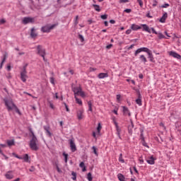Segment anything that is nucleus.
<instances>
[{
    "instance_id": "obj_27",
    "label": "nucleus",
    "mask_w": 181,
    "mask_h": 181,
    "mask_svg": "<svg viewBox=\"0 0 181 181\" xmlns=\"http://www.w3.org/2000/svg\"><path fill=\"white\" fill-rule=\"evenodd\" d=\"M117 177L120 181H125V177H124V175L121 173L117 175Z\"/></svg>"
},
{
    "instance_id": "obj_37",
    "label": "nucleus",
    "mask_w": 181,
    "mask_h": 181,
    "mask_svg": "<svg viewBox=\"0 0 181 181\" xmlns=\"http://www.w3.org/2000/svg\"><path fill=\"white\" fill-rule=\"evenodd\" d=\"M92 149H93V153H95V155H96V156H98V153L97 152V148L95 146H93Z\"/></svg>"
},
{
    "instance_id": "obj_22",
    "label": "nucleus",
    "mask_w": 181,
    "mask_h": 181,
    "mask_svg": "<svg viewBox=\"0 0 181 181\" xmlns=\"http://www.w3.org/2000/svg\"><path fill=\"white\" fill-rule=\"evenodd\" d=\"M132 129H134V122H131V125L128 127V132L130 135H132Z\"/></svg>"
},
{
    "instance_id": "obj_48",
    "label": "nucleus",
    "mask_w": 181,
    "mask_h": 181,
    "mask_svg": "<svg viewBox=\"0 0 181 181\" xmlns=\"http://www.w3.org/2000/svg\"><path fill=\"white\" fill-rule=\"evenodd\" d=\"M132 11V10H131V8H127L124 10V12H126V13H131Z\"/></svg>"
},
{
    "instance_id": "obj_28",
    "label": "nucleus",
    "mask_w": 181,
    "mask_h": 181,
    "mask_svg": "<svg viewBox=\"0 0 181 181\" xmlns=\"http://www.w3.org/2000/svg\"><path fill=\"white\" fill-rule=\"evenodd\" d=\"M88 111H90V112H93V104L91 103V101L88 102Z\"/></svg>"
},
{
    "instance_id": "obj_51",
    "label": "nucleus",
    "mask_w": 181,
    "mask_h": 181,
    "mask_svg": "<svg viewBox=\"0 0 181 181\" xmlns=\"http://www.w3.org/2000/svg\"><path fill=\"white\" fill-rule=\"evenodd\" d=\"M139 160L141 165H142V164L144 163V158H143L142 157H140V158H139Z\"/></svg>"
},
{
    "instance_id": "obj_30",
    "label": "nucleus",
    "mask_w": 181,
    "mask_h": 181,
    "mask_svg": "<svg viewBox=\"0 0 181 181\" xmlns=\"http://www.w3.org/2000/svg\"><path fill=\"white\" fill-rule=\"evenodd\" d=\"M7 145L8 146H13V145H15V141H13V140H8L7 141Z\"/></svg>"
},
{
    "instance_id": "obj_10",
    "label": "nucleus",
    "mask_w": 181,
    "mask_h": 181,
    "mask_svg": "<svg viewBox=\"0 0 181 181\" xmlns=\"http://www.w3.org/2000/svg\"><path fill=\"white\" fill-rule=\"evenodd\" d=\"M23 23L24 25H28V23H35V18L32 17H25L23 19Z\"/></svg>"
},
{
    "instance_id": "obj_38",
    "label": "nucleus",
    "mask_w": 181,
    "mask_h": 181,
    "mask_svg": "<svg viewBox=\"0 0 181 181\" xmlns=\"http://www.w3.org/2000/svg\"><path fill=\"white\" fill-rule=\"evenodd\" d=\"M103 128V127H101V124L99 123L98 125V128H97V131L98 132V134H100V132H101V129Z\"/></svg>"
},
{
    "instance_id": "obj_32",
    "label": "nucleus",
    "mask_w": 181,
    "mask_h": 181,
    "mask_svg": "<svg viewBox=\"0 0 181 181\" xmlns=\"http://www.w3.org/2000/svg\"><path fill=\"white\" fill-rule=\"evenodd\" d=\"M119 162H121V163H125V160L122 158V153H120L119 156Z\"/></svg>"
},
{
    "instance_id": "obj_2",
    "label": "nucleus",
    "mask_w": 181,
    "mask_h": 181,
    "mask_svg": "<svg viewBox=\"0 0 181 181\" xmlns=\"http://www.w3.org/2000/svg\"><path fill=\"white\" fill-rule=\"evenodd\" d=\"M30 132L32 135V139L30 141V148L32 149V151H38L39 146H37V138H36L35 133H33L32 130H30Z\"/></svg>"
},
{
    "instance_id": "obj_12",
    "label": "nucleus",
    "mask_w": 181,
    "mask_h": 181,
    "mask_svg": "<svg viewBox=\"0 0 181 181\" xmlns=\"http://www.w3.org/2000/svg\"><path fill=\"white\" fill-rule=\"evenodd\" d=\"M69 145L71 152H76V151H77V147L76 146V143H74V139H71L69 140Z\"/></svg>"
},
{
    "instance_id": "obj_35",
    "label": "nucleus",
    "mask_w": 181,
    "mask_h": 181,
    "mask_svg": "<svg viewBox=\"0 0 181 181\" xmlns=\"http://www.w3.org/2000/svg\"><path fill=\"white\" fill-rule=\"evenodd\" d=\"M8 58V53L5 52V54H4V58L2 59V62L5 63V62L6 61V59Z\"/></svg>"
},
{
    "instance_id": "obj_57",
    "label": "nucleus",
    "mask_w": 181,
    "mask_h": 181,
    "mask_svg": "<svg viewBox=\"0 0 181 181\" xmlns=\"http://www.w3.org/2000/svg\"><path fill=\"white\" fill-rule=\"evenodd\" d=\"M79 166H80V168H84V167H85L84 163H83V162H81V163L79 164Z\"/></svg>"
},
{
    "instance_id": "obj_7",
    "label": "nucleus",
    "mask_w": 181,
    "mask_h": 181,
    "mask_svg": "<svg viewBox=\"0 0 181 181\" xmlns=\"http://www.w3.org/2000/svg\"><path fill=\"white\" fill-rule=\"evenodd\" d=\"M57 26V24H54L52 25H47L41 28V30L43 32V33H50V30H53V29Z\"/></svg>"
},
{
    "instance_id": "obj_11",
    "label": "nucleus",
    "mask_w": 181,
    "mask_h": 181,
    "mask_svg": "<svg viewBox=\"0 0 181 181\" xmlns=\"http://www.w3.org/2000/svg\"><path fill=\"white\" fill-rule=\"evenodd\" d=\"M76 117L78 119L81 120L84 118V109H79L76 112Z\"/></svg>"
},
{
    "instance_id": "obj_40",
    "label": "nucleus",
    "mask_w": 181,
    "mask_h": 181,
    "mask_svg": "<svg viewBox=\"0 0 181 181\" xmlns=\"http://www.w3.org/2000/svg\"><path fill=\"white\" fill-rule=\"evenodd\" d=\"M137 2L139 4V6H141V8H142V6H144V1H142V0H137Z\"/></svg>"
},
{
    "instance_id": "obj_58",
    "label": "nucleus",
    "mask_w": 181,
    "mask_h": 181,
    "mask_svg": "<svg viewBox=\"0 0 181 181\" xmlns=\"http://www.w3.org/2000/svg\"><path fill=\"white\" fill-rule=\"evenodd\" d=\"M134 46H135V45H132L130 47H129L127 49L128 50H131V49H134Z\"/></svg>"
},
{
    "instance_id": "obj_53",
    "label": "nucleus",
    "mask_w": 181,
    "mask_h": 181,
    "mask_svg": "<svg viewBox=\"0 0 181 181\" xmlns=\"http://www.w3.org/2000/svg\"><path fill=\"white\" fill-rule=\"evenodd\" d=\"M131 32H132V30H127L126 31V35H131Z\"/></svg>"
},
{
    "instance_id": "obj_46",
    "label": "nucleus",
    "mask_w": 181,
    "mask_h": 181,
    "mask_svg": "<svg viewBox=\"0 0 181 181\" xmlns=\"http://www.w3.org/2000/svg\"><path fill=\"white\" fill-rule=\"evenodd\" d=\"M119 4H127V2H129V0H119Z\"/></svg>"
},
{
    "instance_id": "obj_25",
    "label": "nucleus",
    "mask_w": 181,
    "mask_h": 181,
    "mask_svg": "<svg viewBox=\"0 0 181 181\" xmlns=\"http://www.w3.org/2000/svg\"><path fill=\"white\" fill-rule=\"evenodd\" d=\"M22 159H23L24 162H26V163L30 162V161L29 160V155H28V154H25V155L22 157Z\"/></svg>"
},
{
    "instance_id": "obj_26",
    "label": "nucleus",
    "mask_w": 181,
    "mask_h": 181,
    "mask_svg": "<svg viewBox=\"0 0 181 181\" xmlns=\"http://www.w3.org/2000/svg\"><path fill=\"white\" fill-rule=\"evenodd\" d=\"M74 98L76 100V104H78L79 105H83V101L81 100L77 96H74Z\"/></svg>"
},
{
    "instance_id": "obj_49",
    "label": "nucleus",
    "mask_w": 181,
    "mask_h": 181,
    "mask_svg": "<svg viewBox=\"0 0 181 181\" xmlns=\"http://www.w3.org/2000/svg\"><path fill=\"white\" fill-rule=\"evenodd\" d=\"M64 105L67 112H70V109H69V106L67 105V104L64 103Z\"/></svg>"
},
{
    "instance_id": "obj_13",
    "label": "nucleus",
    "mask_w": 181,
    "mask_h": 181,
    "mask_svg": "<svg viewBox=\"0 0 181 181\" xmlns=\"http://www.w3.org/2000/svg\"><path fill=\"white\" fill-rule=\"evenodd\" d=\"M148 165H155V160H156V157L151 156L146 159Z\"/></svg>"
},
{
    "instance_id": "obj_33",
    "label": "nucleus",
    "mask_w": 181,
    "mask_h": 181,
    "mask_svg": "<svg viewBox=\"0 0 181 181\" xmlns=\"http://www.w3.org/2000/svg\"><path fill=\"white\" fill-rule=\"evenodd\" d=\"M87 179L88 181H93V175H91V173H89L88 174Z\"/></svg>"
},
{
    "instance_id": "obj_21",
    "label": "nucleus",
    "mask_w": 181,
    "mask_h": 181,
    "mask_svg": "<svg viewBox=\"0 0 181 181\" xmlns=\"http://www.w3.org/2000/svg\"><path fill=\"white\" fill-rule=\"evenodd\" d=\"M98 78H107L108 77L107 73H100L98 75Z\"/></svg>"
},
{
    "instance_id": "obj_24",
    "label": "nucleus",
    "mask_w": 181,
    "mask_h": 181,
    "mask_svg": "<svg viewBox=\"0 0 181 181\" xmlns=\"http://www.w3.org/2000/svg\"><path fill=\"white\" fill-rule=\"evenodd\" d=\"M147 54L148 55V59H150V62L153 63L155 59L153 58V54H152V52L150 51Z\"/></svg>"
},
{
    "instance_id": "obj_14",
    "label": "nucleus",
    "mask_w": 181,
    "mask_h": 181,
    "mask_svg": "<svg viewBox=\"0 0 181 181\" xmlns=\"http://www.w3.org/2000/svg\"><path fill=\"white\" fill-rule=\"evenodd\" d=\"M170 56H172V57H174L175 59H177L178 60H180L181 56L180 54H177L176 52L170 51L169 52Z\"/></svg>"
},
{
    "instance_id": "obj_55",
    "label": "nucleus",
    "mask_w": 181,
    "mask_h": 181,
    "mask_svg": "<svg viewBox=\"0 0 181 181\" xmlns=\"http://www.w3.org/2000/svg\"><path fill=\"white\" fill-rule=\"evenodd\" d=\"M30 172H35V167L32 166L30 169H29Z\"/></svg>"
},
{
    "instance_id": "obj_47",
    "label": "nucleus",
    "mask_w": 181,
    "mask_h": 181,
    "mask_svg": "<svg viewBox=\"0 0 181 181\" xmlns=\"http://www.w3.org/2000/svg\"><path fill=\"white\" fill-rule=\"evenodd\" d=\"M49 104L50 108H52V110H54V105H53L52 102H49Z\"/></svg>"
},
{
    "instance_id": "obj_29",
    "label": "nucleus",
    "mask_w": 181,
    "mask_h": 181,
    "mask_svg": "<svg viewBox=\"0 0 181 181\" xmlns=\"http://www.w3.org/2000/svg\"><path fill=\"white\" fill-rule=\"evenodd\" d=\"M93 6L95 11H96L97 12H100L101 11V9L100 8V6H98L97 4H93Z\"/></svg>"
},
{
    "instance_id": "obj_61",
    "label": "nucleus",
    "mask_w": 181,
    "mask_h": 181,
    "mask_svg": "<svg viewBox=\"0 0 181 181\" xmlns=\"http://www.w3.org/2000/svg\"><path fill=\"white\" fill-rule=\"evenodd\" d=\"M1 148H6V144H0Z\"/></svg>"
},
{
    "instance_id": "obj_8",
    "label": "nucleus",
    "mask_w": 181,
    "mask_h": 181,
    "mask_svg": "<svg viewBox=\"0 0 181 181\" xmlns=\"http://www.w3.org/2000/svg\"><path fill=\"white\" fill-rule=\"evenodd\" d=\"M112 122L115 125L117 135L119 136V138H121V128H119V126H118V122H117V119H115V117H112Z\"/></svg>"
},
{
    "instance_id": "obj_36",
    "label": "nucleus",
    "mask_w": 181,
    "mask_h": 181,
    "mask_svg": "<svg viewBox=\"0 0 181 181\" xmlns=\"http://www.w3.org/2000/svg\"><path fill=\"white\" fill-rule=\"evenodd\" d=\"M140 139L141 141H145V138L144 137V130L141 129Z\"/></svg>"
},
{
    "instance_id": "obj_64",
    "label": "nucleus",
    "mask_w": 181,
    "mask_h": 181,
    "mask_svg": "<svg viewBox=\"0 0 181 181\" xmlns=\"http://www.w3.org/2000/svg\"><path fill=\"white\" fill-rule=\"evenodd\" d=\"M104 23H105V26H108V22L107 21H105Z\"/></svg>"
},
{
    "instance_id": "obj_5",
    "label": "nucleus",
    "mask_w": 181,
    "mask_h": 181,
    "mask_svg": "<svg viewBox=\"0 0 181 181\" xmlns=\"http://www.w3.org/2000/svg\"><path fill=\"white\" fill-rule=\"evenodd\" d=\"M141 26L143 28V30L144 32H147V33H152L153 32V33H154L155 35H158V32L155 30V28H149V26H148V25L146 24H141Z\"/></svg>"
},
{
    "instance_id": "obj_50",
    "label": "nucleus",
    "mask_w": 181,
    "mask_h": 181,
    "mask_svg": "<svg viewBox=\"0 0 181 181\" xmlns=\"http://www.w3.org/2000/svg\"><path fill=\"white\" fill-rule=\"evenodd\" d=\"M170 6L169 4L166 3L164 5L161 6V8H168Z\"/></svg>"
},
{
    "instance_id": "obj_44",
    "label": "nucleus",
    "mask_w": 181,
    "mask_h": 181,
    "mask_svg": "<svg viewBox=\"0 0 181 181\" xmlns=\"http://www.w3.org/2000/svg\"><path fill=\"white\" fill-rule=\"evenodd\" d=\"M158 39H165V35L162 33H158Z\"/></svg>"
},
{
    "instance_id": "obj_52",
    "label": "nucleus",
    "mask_w": 181,
    "mask_h": 181,
    "mask_svg": "<svg viewBox=\"0 0 181 181\" xmlns=\"http://www.w3.org/2000/svg\"><path fill=\"white\" fill-rule=\"evenodd\" d=\"M111 47H112V44H110V45L106 46V49H111Z\"/></svg>"
},
{
    "instance_id": "obj_23",
    "label": "nucleus",
    "mask_w": 181,
    "mask_h": 181,
    "mask_svg": "<svg viewBox=\"0 0 181 181\" xmlns=\"http://www.w3.org/2000/svg\"><path fill=\"white\" fill-rule=\"evenodd\" d=\"M30 36L31 37H36V36H37V33H36V30L35 28L31 29Z\"/></svg>"
},
{
    "instance_id": "obj_41",
    "label": "nucleus",
    "mask_w": 181,
    "mask_h": 181,
    "mask_svg": "<svg viewBox=\"0 0 181 181\" xmlns=\"http://www.w3.org/2000/svg\"><path fill=\"white\" fill-rule=\"evenodd\" d=\"M49 81H50V83H51V84H53L54 86V78H53V77H50L49 78Z\"/></svg>"
},
{
    "instance_id": "obj_9",
    "label": "nucleus",
    "mask_w": 181,
    "mask_h": 181,
    "mask_svg": "<svg viewBox=\"0 0 181 181\" xmlns=\"http://www.w3.org/2000/svg\"><path fill=\"white\" fill-rule=\"evenodd\" d=\"M141 52H144L145 53H147V54H148L151 51L147 47H141V48L137 49L135 51L134 56L135 57L138 56L139 53H141Z\"/></svg>"
},
{
    "instance_id": "obj_45",
    "label": "nucleus",
    "mask_w": 181,
    "mask_h": 181,
    "mask_svg": "<svg viewBox=\"0 0 181 181\" xmlns=\"http://www.w3.org/2000/svg\"><path fill=\"white\" fill-rule=\"evenodd\" d=\"M100 18H101V19L105 20V19H107L108 18V15H107V14L102 15L100 16Z\"/></svg>"
},
{
    "instance_id": "obj_1",
    "label": "nucleus",
    "mask_w": 181,
    "mask_h": 181,
    "mask_svg": "<svg viewBox=\"0 0 181 181\" xmlns=\"http://www.w3.org/2000/svg\"><path fill=\"white\" fill-rule=\"evenodd\" d=\"M4 102L8 111H12L13 110H15L16 112H19V109L18 107H16L15 103H13V100H12V99L5 98L4 99Z\"/></svg>"
},
{
    "instance_id": "obj_17",
    "label": "nucleus",
    "mask_w": 181,
    "mask_h": 181,
    "mask_svg": "<svg viewBox=\"0 0 181 181\" xmlns=\"http://www.w3.org/2000/svg\"><path fill=\"white\" fill-rule=\"evenodd\" d=\"M130 28H131L132 30H139V29H142L141 26H139L136 24H132Z\"/></svg>"
},
{
    "instance_id": "obj_4",
    "label": "nucleus",
    "mask_w": 181,
    "mask_h": 181,
    "mask_svg": "<svg viewBox=\"0 0 181 181\" xmlns=\"http://www.w3.org/2000/svg\"><path fill=\"white\" fill-rule=\"evenodd\" d=\"M37 54L43 58L44 62H46V59L45 58V56H46V50L43 49V47L42 45L37 46Z\"/></svg>"
},
{
    "instance_id": "obj_19",
    "label": "nucleus",
    "mask_w": 181,
    "mask_h": 181,
    "mask_svg": "<svg viewBox=\"0 0 181 181\" xmlns=\"http://www.w3.org/2000/svg\"><path fill=\"white\" fill-rule=\"evenodd\" d=\"M139 59L141 62V63H144V64L145 63L148 62V59H146V57H145V55L144 54L140 55Z\"/></svg>"
},
{
    "instance_id": "obj_20",
    "label": "nucleus",
    "mask_w": 181,
    "mask_h": 181,
    "mask_svg": "<svg viewBox=\"0 0 181 181\" xmlns=\"http://www.w3.org/2000/svg\"><path fill=\"white\" fill-rule=\"evenodd\" d=\"M6 177L11 180V179H13V174L12 173V171H8L5 175Z\"/></svg>"
},
{
    "instance_id": "obj_16",
    "label": "nucleus",
    "mask_w": 181,
    "mask_h": 181,
    "mask_svg": "<svg viewBox=\"0 0 181 181\" xmlns=\"http://www.w3.org/2000/svg\"><path fill=\"white\" fill-rule=\"evenodd\" d=\"M45 131L46 132V134L47 136H52V132H50V127L49 126H44L43 127Z\"/></svg>"
},
{
    "instance_id": "obj_18",
    "label": "nucleus",
    "mask_w": 181,
    "mask_h": 181,
    "mask_svg": "<svg viewBox=\"0 0 181 181\" xmlns=\"http://www.w3.org/2000/svg\"><path fill=\"white\" fill-rule=\"evenodd\" d=\"M122 108H123L124 115L131 117V112H129V110H128V107L123 106Z\"/></svg>"
},
{
    "instance_id": "obj_59",
    "label": "nucleus",
    "mask_w": 181,
    "mask_h": 181,
    "mask_svg": "<svg viewBox=\"0 0 181 181\" xmlns=\"http://www.w3.org/2000/svg\"><path fill=\"white\" fill-rule=\"evenodd\" d=\"M120 98H121V95H117V101H119Z\"/></svg>"
},
{
    "instance_id": "obj_42",
    "label": "nucleus",
    "mask_w": 181,
    "mask_h": 181,
    "mask_svg": "<svg viewBox=\"0 0 181 181\" xmlns=\"http://www.w3.org/2000/svg\"><path fill=\"white\" fill-rule=\"evenodd\" d=\"M141 144L143 146H146V148H148V144L145 142V140H141Z\"/></svg>"
},
{
    "instance_id": "obj_15",
    "label": "nucleus",
    "mask_w": 181,
    "mask_h": 181,
    "mask_svg": "<svg viewBox=\"0 0 181 181\" xmlns=\"http://www.w3.org/2000/svg\"><path fill=\"white\" fill-rule=\"evenodd\" d=\"M168 19V13H164L163 16L160 19V23H165Z\"/></svg>"
},
{
    "instance_id": "obj_43",
    "label": "nucleus",
    "mask_w": 181,
    "mask_h": 181,
    "mask_svg": "<svg viewBox=\"0 0 181 181\" xmlns=\"http://www.w3.org/2000/svg\"><path fill=\"white\" fill-rule=\"evenodd\" d=\"M4 23H6V20H5V18L0 20V25H4Z\"/></svg>"
},
{
    "instance_id": "obj_31",
    "label": "nucleus",
    "mask_w": 181,
    "mask_h": 181,
    "mask_svg": "<svg viewBox=\"0 0 181 181\" xmlns=\"http://www.w3.org/2000/svg\"><path fill=\"white\" fill-rule=\"evenodd\" d=\"M62 155L64 157L65 163H67V160H68V158H69V154H67L66 153H63Z\"/></svg>"
},
{
    "instance_id": "obj_63",
    "label": "nucleus",
    "mask_w": 181,
    "mask_h": 181,
    "mask_svg": "<svg viewBox=\"0 0 181 181\" xmlns=\"http://www.w3.org/2000/svg\"><path fill=\"white\" fill-rule=\"evenodd\" d=\"M110 23L114 24V23H115V21H114V20H110Z\"/></svg>"
},
{
    "instance_id": "obj_34",
    "label": "nucleus",
    "mask_w": 181,
    "mask_h": 181,
    "mask_svg": "<svg viewBox=\"0 0 181 181\" xmlns=\"http://www.w3.org/2000/svg\"><path fill=\"white\" fill-rule=\"evenodd\" d=\"M136 103L139 106L142 105V100H141V98H139L138 99H136Z\"/></svg>"
},
{
    "instance_id": "obj_39",
    "label": "nucleus",
    "mask_w": 181,
    "mask_h": 181,
    "mask_svg": "<svg viewBox=\"0 0 181 181\" xmlns=\"http://www.w3.org/2000/svg\"><path fill=\"white\" fill-rule=\"evenodd\" d=\"M78 39L81 40V42H84V37L82 35H78Z\"/></svg>"
},
{
    "instance_id": "obj_60",
    "label": "nucleus",
    "mask_w": 181,
    "mask_h": 181,
    "mask_svg": "<svg viewBox=\"0 0 181 181\" xmlns=\"http://www.w3.org/2000/svg\"><path fill=\"white\" fill-rule=\"evenodd\" d=\"M146 17H147V18H152V16H151V14H150L149 13H148L146 14Z\"/></svg>"
},
{
    "instance_id": "obj_62",
    "label": "nucleus",
    "mask_w": 181,
    "mask_h": 181,
    "mask_svg": "<svg viewBox=\"0 0 181 181\" xmlns=\"http://www.w3.org/2000/svg\"><path fill=\"white\" fill-rule=\"evenodd\" d=\"M90 71H95V70H97V69H95V68H90Z\"/></svg>"
},
{
    "instance_id": "obj_56",
    "label": "nucleus",
    "mask_w": 181,
    "mask_h": 181,
    "mask_svg": "<svg viewBox=\"0 0 181 181\" xmlns=\"http://www.w3.org/2000/svg\"><path fill=\"white\" fill-rule=\"evenodd\" d=\"M7 70H8V71H11V64H8L7 65Z\"/></svg>"
},
{
    "instance_id": "obj_3",
    "label": "nucleus",
    "mask_w": 181,
    "mask_h": 181,
    "mask_svg": "<svg viewBox=\"0 0 181 181\" xmlns=\"http://www.w3.org/2000/svg\"><path fill=\"white\" fill-rule=\"evenodd\" d=\"M72 91L74 93V97L80 95L82 98H86V93L83 91L81 86H72Z\"/></svg>"
},
{
    "instance_id": "obj_6",
    "label": "nucleus",
    "mask_w": 181,
    "mask_h": 181,
    "mask_svg": "<svg viewBox=\"0 0 181 181\" xmlns=\"http://www.w3.org/2000/svg\"><path fill=\"white\" fill-rule=\"evenodd\" d=\"M28 71H26V65L23 66L22 71L21 72V79L23 83H26V80H28Z\"/></svg>"
},
{
    "instance_id": "obj_54",
    "label": "nucleus",
    "mask_w": 181,
    "mask_h": 181,
    "mask_svg": "<svg viewBox=\"0 0 181 181\" xmlns=\"http://www.w3.org/2000/svg\"><path fill=\"white\" fill-rule=\"evenodd\" d=\"M57 170L59 173H62V170L59 168L58 165H57Z\"/></svg>"
}]
</instances>
